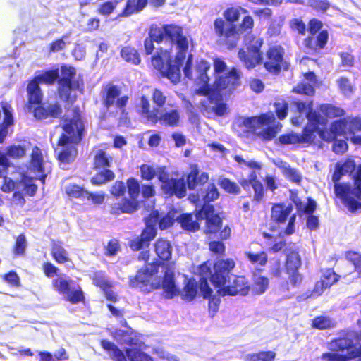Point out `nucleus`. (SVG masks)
Listing matches in <instances>:
<instances>
[{"label":"nucleus","instance_id":"obj_1","mask_svg":"<svg viewBox=\"0 0 361 361\" xmlns=\"http://www.w3.org/2000/svg\"><path fill=\"white\" fill-rule=\"evenodd\" d=\"M235 265L234 259L226 258L217 259L212 265L209 260H207L198 266L200 288L205 298L213 293L208 280L218 288L217 293L221 296H245L249 293L251 288L249 280L243 275L232 274Z\"/></svg>","mask_w":361,"mask_h":361},{"label":"nucleus","instance_id":"obj_2","mask_svg":"<svg viewBox=\"0 0 361 361\" xmlns=\"http://www.w3.org/2000/svg\"><path fill=\"white\" fill-rule=\"evenodd\" d=\"M331 180L335 198L352 213L361 209V164L352 158L336 162Z\"/></svg>","mask_w":361,"mask_h":361},{"label":"nucleus","instance_id":"obj_3","mask_svg":"<svg viewBox=\"0 0 361 361\" xmlns=\"http://www.w3.org/2000/svg\"><path fill=\"white\" fill-rule=\"evenodd\" d=\"M61 77L59 78V69H50L43 73L35 76L28 82L27 86V105L30 109L34 104H39L43 100V93L39 84L50 86L57 82V92L65 102L71 98L73 90H82L84 83L82 80H74L76 70L74 67L67 65L61 66Z\"/></svg>","mask_w":361,"mask_h":361},{"label":"nucleus","instance_id":"obj_4","mask_svg":"<svg viewBox=\"0 0 361 361\" xmlns=\"http://www.w3.org/2000/svg\"><path fill=\"white\" fill-rule=\"evenodd\" d=\"M110 195L117 200L116 202L109 204V212L113 215L123 214H133L140 206L137 198L141 192L142 197L145 199L153 197L156 195V190L153 184H142L141 186L137 178L130 177L124 183L123 180H116L109 190Z\"/></svg>","mask_w":361,"mask_h":361},{"label":"nucleus","instance_id":"obj_5","mask_svg":"<svg viewBox=\"0 0 361 361\" xmlns=\"http://www.w3.org/2000/svg\"><path fill=\"white\" fill-rule=\"evenodd\" d=\"M161 265V262L149 263L138 270L135 276L129 279V286L131 288H139L146 292L162 288L166 298H174L178 295L179 290L175 283L174 272L169 267H166L161 281L150 282L152 277L158 274Z\"/></svg>","mask_w":361,"mask_h":361},{"label":"nucleus","instance_id":"obj_6","mask_svg":"<svg viewBox=\"0 0 361 361\" xmlns=\"http://www.w3.org/2000/svg\"><path fill=\"white\" fill-rule=\"evenodd\" d=\"M275 120L274 114L269 111L245 118L242 126L245 128L247 133L267 142L274 139L283 127L280 122L275 123Z\"/></svg>","mask_w":361,"mask_h":361},{"label":"nucleus","instance_id":"obj_7","mask_svg":"<svg viewBox=\"0 0 361 361\" xmlns=\"http://www.w3.org/2000/svg\"><path fill=\"white\" fill-rule=\"evenodd\" d=\"M140 177L145 180H151L156 176L161 183V188L163 192L172 197L175 195L178 198H183L186 195V186L184 180L170 177V173L165 166L159 167L157 169L147 164H142L140 166Z\"/></svg>","mask_w":361,"mask_h":361},{"label":"nucleus","instance_id":"obj_8","mask_svg":"<svg viewBox=\"0 0 361 361\" xmlns=\"http://www.w3.org/2000/svg\"><path fill=\"white\" fill-rule=\"evenodd\" d=\"M197 219H205L204 233L209 236H218L221 240H227L231 236V228L224 226L223 218L216 213L212 204H204L200 209L195 211Z\"/></svg>","mask_w":361,"mask_h":361},{"label":"nucleus","instance_id":"obj_9","mask_svg":"<svg viewBox=\"0 0 361 361\" xmlns=\"http://www.w3.org/2000/svg\"><path fill=\"white\" fill-rule=\"evenodd\" d=\"M61 128L63 133L60 135L57 141L58 145H78L83 140L85 126L79 106L73 108L71 116H66L63 118Z\"/></svg>","mask_w":361,"mask_h":361},{"label":"nucleus","instance_id":"obj_10","mask_svg":"<svg viewBox=\"0 0 361 361\" xmlns=\"http://www.w3.org/2000/svg\"><path fill=\"white\" fill-rule=\"evenodd\" d=\"M323 23L318 18H311L307 23L309 35L303 39L302 44L307 53L319 54L324 49L329 39L326 29H322Z\"/></svg>","mask_w":361,"mask_h":361},{"label":"nucleus","instance_id":"obj_11","mask_svg":"<svg viewBox=\"0 0 361 361\" xmlns=\"http://www.w3.org/2000/svg\"><path fill=\"white\" fill-rule=\"evenodd\" d=\"M284 271L288 274V279L280 284L279 289L282 293L290 291L298 287L302 281V275L299 272L302 266V259L298 248L286 250Z\"/></svg>","mask_w":361,"mask_h":361},{"label":"nucleus","instance_id":"obj_12","mask_svg":"<svg viewBox=\"0 0 361 361\" xmlns=\"http://www.w3.org/2000/svg\"><path fill=\"white\" fill-rule=\"evenodd\" d=\"M306 117L307 123L303 128L301 134L290 131L281 135L278 142L281 145H296V144H315L316 126L319 122V117L315 113L307 112Z\"/></svg>","mask_w":361,"mask_h":361},{"label":"nucleus","instance_id":"obj_13","mask_svg":"<svg viewBox=\"0 0 361 361\" xmlns=\"http://www.w3.org/2000/svg\"><path fill=\"white\" fill-rule=\"evenodd\" d=\"M152 25L158 34L157 39H161V42L165 40L171 44H176L178 54L182 57L185 56L189 44L182 26L174 23L164 24L161 26L157 24Z\"/></svg>","mask_w":361,"mask_h":361},{"label":"nucleus","instance_id":"obj_14","mask_svg":"<svg viewBox=\"0 0 361 361\" xmlns=\"http://www.w3.org/2000/svg\"><path fill=\"white\" fill-rule=\"evenodd\" d=\"M113 157L104 149H99L93 153L92 168L98 171L91 178L93 185L99 186L115 179L114 172L110 169Z\"/></svg>","mask_w":361,"mask_h":361},{"label":"nucleus","instance_id":"obj_15","mask_svg":"<svg viewBox=\"0 0 361 361\" xmlns=\"http://www.w3.org/2000/svg\"><path fill=\"white\" fill-rule=\"evenodd\" d=\"M99 344L112 361H154L147 353L137 348H128L123 351L114 343L102 339Z\"/></svg>","mask_w":361,"mask_h":361},{"label":"nucleus","instance_id":"obj_16","mask_svg":"<svg viewBox=\"0 0 361 361\" xmlns=\"http://www.w3.org/2000/svg\"><path fill=\"white\" fill-rule=\"evenodd\" d=\"M263 44L262 37L250 35L245 43V48H240L238 50V58L247 69H252L262 63V48Z\"/></svg>","mask_w":361,"mask_h":361},{"label":"nucleus","instance_id":"obj_17","mask_svg":"<svg viewBox=\"0 0 361 361\" xmlns=\"http://www.w3.org/2000/svg\"><path fill=\"white\" fill-rule=\"evenodd\" d=\"M248 11L240 6L227 7L223 12V18L219 17L214 20V32L219 44L229 33L231 25H235L242 14L247 13Z\"/></svg>","mask_w":361,"mask_h":361},{"label":"nucleus","instance_id":"obj_18","mask_svg":"<svg viewBox=\"0 0 361 361\" xmlns=\"http://www.w3.org/2000/svg\"><path fill=\"white\" fill-rule=\"evenodd\" d=\"M309 113H315L319 117V122L315 130V137L319 135L320 139L324 142H332L338 136L343 135L348 130V117L334 120L330 124L329 128L326 127L327 121L323 118L321 114L317 111H310Z\"/></svg>","mask_w":361,"mask_h":361},{"label":"nucleus","instance_id":"obj_19","mask_svg":"<svg viewBox=\"0 0 361 361\" xmlns=\"http://www.w3.org/2000/svg\"><path fill=\"white\" fill-rule=\"evenodd\" d=\"M255 27L254 18L249 13H245L239 25H231L228 29L229 33L223 40L220 45L224 47L228 50H233L236 48L239 44L242 34L250 35L252 32Z\"/></svg>","mask_w":361,"mask_h":361},{"label":"nucleus","instance_id":"obj_20","mask_svg":"<svg viewBox=\"0 0 361 361\" xmlns=\"http://www.w3.org/2000/svg\"><path fill=\"white\" fill-rule=\"evenodd\" d=\"M156 235L157 230L154 226L147 223L141 233L128 241V247L132 251L137 252L146 249L138 254L137 259L139 261L148 262L150 257V252L147 248Z\"/></svg>","mask_w":361,"mask_h":361},{"label":"nucleus","instance_id":"obj_21","mask_svg":"<svg viewBox=\"0 0 361 361\" xmlns=\"http://www.w3.org/2000/svg\"><path fill=\"white\" fill-rule=\"evenodd\" d=\"M285 49L281 44L269 46L265 52V60L262 62L265 70L274 75H279L282 70L288 68L285 60Z\"/></svg>","mask_w":361,"mask_h":361},{"label":"nucleus","instance_id":"obj_22","mask_svg":"<svg viewBox=\"0 0 361 361\" xmlns=\"http://www.w3.org/2000/svg\"><path fill=\"white\" fill-rule=\"evenodd\" d=\"M167 54L166 50L159 49L157 53L151 57V61L161 77L168 78L173 84H177L180 80V68L170 59L165 63L162 55Z\"/></svg>","mask_w":361,"mask_h":361},{"label":"nucleus","instance_id":"obj_23","mask_svg":"<svg viewBox=\"0 0 361 361\" xmlns=\"http://www.w3.org/2000/svg\"><path fill=\"white\" fill-rule=\"evenodd\" d=\"M293 209L291 204L286 205L283 202L274 204L271 209V219L274 223L279 226L288 221V224L283 231L286 235H290L295 232L296 214H291Z\"/></svg>","mask_w":361,"mask_h":361},{"label":"nucleus","instance_id":"obj_24","mask_svg":"<svg viewBox=\"0 0 361 361\" xmlns=\"http://www.w3.org/2000/svg\"><path fill=\"white\" fill-rule=\"evenodd\" d=\"M241 76L240 71L232 67L227 73L216 77L214 87L217 91L231 94L240 85Z\"/></svg>","mask_w":361,"mask_h":361},{"label":"nucleus","instance_id":"obj_25","mask_svg":"<svg viewBox=\"0 0 361 361\" xmlns=\"http://www.w3.org/2000/svg\"><path fill=\"white\" fill-rule=\"evenodd\" d=\"M210 68L209 63L205 60H200L195 64V83L199 86V88L195 90V93L199 95L207 96L212 92V88L209 84L210 78L207 74Z\"/></svg>","mask_w":361,"mask_h":361},{"label":"nucleus","instance_id":"obj_26","mask_svg":"<svg viewBox=\"0 0 361 361\" xmlns=\"http://www.w3.org/2000/svg\"><path fill=\"white\" fill-rule=\"evenodd\" d=\"M121 93V89L117 85L112 84L106 85L102 95V103L104 107L109 109L115 104L118 109L124 111L129 97L127 95L118 97Z\"/></svg>","mask_w":361,"mask_h":361},{"label":"nucleus","instance_id":"obj_27","mask_svg":"<svg viewBox=\"0 0 361 361\" xmlns=\"http://www.w3.org/2000/svg\"><path fill=\"white\" fill-rule=\"evenodd\" d=\"M29 111H32L34 117L37 120H45L49 118H56L61 116L62 109L58 102L50 104L47 106L42 105V102L39 104H34L31 109L26 104Z\"/></svg>","mask_w":361,"mask_h":361},{"label":"nucleus","instance_id":"obj_28","mask_svg":"<svg viewBox=\"0 0 361 361\" xmlns=\"http://www.w3.org/2000/svg\"><path fill=\"white\" fill-rule=\"evenodd\" d=\"M340 275L337 274L333 269H326L322 274L320 280L317 281L311 292V295L314 297L320 296L327 289L336 284Z\"/></svg>","mask_w":361,"mask_h":361},{"label":"nucleus","instance_id":"obj_29","mask_svg":"<svg viewBox=\"0 0 361 361\" xmlns=\"http://www.w3.org/2000/svg\"><path fill=\"white\" fill-rule=\"evenodd\" d=\"M209 180V174L207 172L200 173L199 167L197 164L190 166V172L186 176L185 185L190 190H194L198 186H202Z\"/></svg>","mask_w":361,"mask_h":361},{"label":"nucleus","instance_id":"obj_30","mask_svg":"<svg viewBox=\"0 0 361 361\" xmlns=\"http://www.w3.org/2000/svg\"><path fill=\"white\" fill-rule=\"evenodd\" d=\"M149 3V0H126V5L115 18L116 20L128 18L133 14L142 12Z\"/></svg>","mask_w":361,"mask_h":361},{"label":"nucleus","instance_id":"obj_31","mask_svg":"<svg viewBox=\"0 0 361 361\" xmlns=\"http://www.w3.org/2000/svg\"><path fill=\"white\" fill-rule=\"evenodd\" d=\"M154 250L157 257L158 262L162 264L161 266L169 267L164 264V262H167L171 259L172 255V246L170 242L163 238H158L153 245Z\"/></svg>","mask_w":361,"mask_h":361},{"label":"nucleus","instance_id":"obj_32","mask_svg":"<svg viewBox=\"0 0 361 361\" xmlns=\"http://www.w3.org/2000/svg\"><path fill=\"white\" fill-rule=\"evenodd\" d=\"M150 107L149 99L145 95L141 96L140 102L136 106L137 113L148 122L156 124L157 123V111L159 109L154 108L152 110H150Z\"/></svg>","mask_w":361,"mask_h":361},{"label":"nucleus","instance_id":"obj_33","mask_svg":"<svg viewBox=\"0 0 361 361\" xmlns=\"http://www.w3.org/2000/svg\"><path fill=\"white\" fill-rule=\"evenodd\" d=\"M50 254L57 264H65L71 261L67 250L60 240H51Z\"/></svg>","mask_w":361,"mask_h":361},{"label":"nucleus","instance_id":"obj_34","mask_svg":"<svg viewBox=\"0 0 361 361\" xmlns=\"http://www.w3.org/2000/svg\"><path fill=\"white\" fill-rule=\"evenodd\" d=\"M348 133L351 142L361 145V116H348Z\"/></svg>","mask_w":361,"mask_h":361},{"label":"nucleus","instance_id":"obj_35","mask_svg":"<svg viewBox=\"0 0 361 361\" xmlns=\"http://www.w3.org/2000/svg\"><path fill=\"white\" fill-rule=\"evenodd\" d=\"M78 145L67 144L65 145H60L61 150L57 155L58 160L63 164H70L73 162L78 154Z\"/></svg>","mask_w":361,"mask_h":361},{"label":"nucleus","instance_id":"obj_36","mask_svg":"<svg viewBox=\"0 0 361 361\" xmlns=\"http://www.w3.org/2000/svg\"><path fill=\"white\" fill-rule=\"evenodd\" d=\"M132 331L116 329L112 332L111 336L114 340L121 344H126L130 347L137 346L138 345V340L132 336Z\"/></svg>","mask_w":361,"mask_h":361},{"label":"nucleus","instance_id":"obj_37","mask_svg":"<svg viewBox=\"0 0 361 361\" xmlns=\"http://www.w3.org/2000/svg\"><path fill=\"white\" fill-rule=\"evenodd\" d=\"M198 220L197 218L194 220L191 213L182 214L176 219L182 228L190 232H195L200 229V225Z\"/></svg>","mask_w":361,"mask_h":361},{"label":"nucleus","instance_id":"obj_38","mask_svg":"<svg viewBox=\"0 0 361 361\" xmlns=\"http://www.w3.org/2000/svg\"><path fill=\"white\" fill-rule=\"evenodd\" d=\"M275 165L281 170L283 174L290 181L295 183L301 182V176L295 169L292 168L288 163L283 160H279L275 163Z\"/></svg>","mask_w":361,"mask_h":361},{"label":"nucleus","instance_id":"obj_39","mask_svg":"<svg viewBox=\"0 0 361 361\" xmlns=\"http://www.w3.org/2000/svg\"><path fill=\"white\" fill-rule=\"evenodd\" d=\"M179 121L180 115L176 109H172L161 114L159 109L157 111V123L160 121L166 126L175 127L178 125Z\"/></svg>","mask_w":361,"mask_h":361},{"label":"nucleus","instance_id":"obj_40","mask_svg":"<svg viewBox=\"0 0 361 361\" xmlns=\"http://www.w3.org/2000/svg\"><path fill=\"white\" fill-rule=\"evenodd\" d=\"M336 322L329 316L319 315L311 320V326L319 330H326L334 328Z\"/></svg>","mask_w":361,"mask_h":361},{"label":"nucleus","instance_id":"obj_41","mask_svg":"<svg viewBox=\"0 0 361 361\" xmlns=\"http://www.w3.org/2000/svg\"><path fill=\"white\" fill-rule=\"evenodd\" d=\"M30 164L31 170L35 172H42L44 171V159L41 149L35 146L30 154Z\"/></svg>","mask_w":361,"mask_h":361},{"label":"nucleus","instance_id":"obj_42","mask_svg":"<svg viewBox=\"0 0 361 361\" xmlns=\"http://www.w3.org/2000/svg\"><path fill=\"white\" fill-rule=\"evenodd\" d=\"M319 110L324 116V118L333 119L338 117L343 116L345 111L343 109L333 105L331 104H322L319 106Z\"/></svg>","mask_w":361,"mask_h":361},{"label":"nucleus","instance_id":"obj_43","mask_svg":"<svg viewBox=\"0 0 361 361\" xmlns=\"http://www.w3.org/2000/svg\"><path fill=\"white\" fill-rule=\"evenodd\" d=\"M197 289L196 281L192 278L188 279L183 288L181 298L185 301H192L197 296Z\"/></svg>","mask_w":361,"mask_h":361},{"label":"nucleus","instance_id":"obj_44","mask_svg":"<svg viewBox=\"0 0 361 361\" xmlns=\"http://www.w3.org/2000/svg\"><path fill=\"white\" fill-rule=\"evenodd\" d=\"M121 56L127 63L139 65L141 62L140 56L137 50L132 46H125L120 51Z\"/></svg>","mask_w":361,"mask_h":361},{"label":"nucleus","instance_id":"obj_45","mask_svg":"<svg viewBox=\"0 0 361 361\" xmlns=\"http://www.w3.org/2000/svg\"><path fill=\"white\" fill-rule=\"evenodd\" d=\"M217 183L228 194L237 195L241 192L240 188L237 183L228 178L220 176L218 178Z\"/></svg>","mask_w":361,"mask_h":361},{"label":"nucleus","instance_id":"obj_46","mask_svg":"<svg viewBox=\"0 0 361 361\" xmlns=\"http://www.w3.org/2000/svg\"><path fill=\"white\" fill-rule=\"evenodd\" d=\"M157 35L158 34L156 32V30L154 27L153 25H151L149 28L148 37H146L144 40V49L146 55L152 54L155 48L154 42H156L157 44H160L162 42L161 39H157Z\"/></svg>","mask_w":361,"mask_h":361},{"label":"nucleus","instance_id":"obj_47","mask_svg":"<svg viewBox=\"0 0 361 361\" xmlns=\"http://www.w3.org/2000/svg\"><path fill=\"white\" fill-rule=\"evenodd\" d=\"M119 2V0H106L102 1L97 6L96 12L101 16L108 17L114 13Z\"/></svg>","mask_w":361,"mask_h":361},{"label":"nucleus","instance_id":"obj_48","mask_svg":"<svg viewBox=\"0 0 361 361\" xmlns=\"http://www.w3.org/2000/svg\"><path fill=\"white\" fill-rule=\"evenodd\" d=\"M276 353L272 350L259 351L247 354L245 357L246 361H274Z\"/></svg>","mask_w":361,"mask_h":361},{"label":"nucleus","instance_id":"obj_49","mask_svg":"<svg viewBox=\"0 0 361 361\" xmlns=\"http://www.w3.org/2000/svg\"><path fill=\"white\" fill-rule=\"evenodd\" d=\"M245 257L251 264H258L261 267L265 266L268 262V255L264 251L258 253L247 251L245 252Z\"/></svg>","mask_w":361,"mask_h":361},{"label":"nucleus","instance_id":"obj_50","mask_svg":"<svg viewBox=\"0 0 361 361\" xmlns=\"http://www.w3.org/2000/svg\"><path fill=\"white\" fill-rule=\"evenodd\" d=\"M66 194L71 198L85 199L87 190L76 183H69L65 188Z\"/></svg>","mask_w":361,"mask_h":361},{"label":"nucleus","instance_id":"obj_51","mask_svg":"<svg viewBox=\"0 0 361 361\" xmlns=\"http://www.w3.org/2000/svg\"><path fill=\"white\" fill-rule=\"evenodd\" d=\"M27 247L26 237L24 233L19 234L15 240V243L12 247V252L14 256L21 257L25 253Z\"/></svg>","mask_w":361,"mask_h":361},{"label":"nucleus","instance_id":"obj_52","mask_svg":"<svg viewBox=\"0 0 361 361\" xmlns=\"http://www.w3.org/2000/svg\"><path fill=\"white\" fill-rule=\"evenodd\" d=\"M345 259L353 266L354 271L361 277V253L349 250L345 252Z\"/></svg>","mask_w":361,"mask_h":361},{"label":"nucleus","instance_id":"obj_53","mask_svg":"<svg viewBox=\"0 0 361 361\" xmlns=\"http://www.w3.org/2000/svg\"><path fill=\"white\" fill-rule=\"evenodd\" d=\"M224 240H211L208 243L209 250L219 258L224 257L226 254V246Z\"/></svg>","mask_w":361,"mask_h":361},{"label":"nucleus","instance_id":"obj_54","mask_svg":"<svg viewBox=\"0 0 361 361\" xmlns=\"http://www.w3.org/2000/svg\"><path fill=\"white\" fill-rule=\"evenodd\" d=\"M25 195L33 197L37 191V185L33 183V178L23 175L21 178Z\"/></svg>","mask_w":361,"mask_h":361},{"label":"nucleus","instance_id":"obj_55","mask_svg":"<svg viewBox=\"0 0 361 361\" xmlns=\"http://www.w3.org/2000/svg\"><path fill=\"white\" fill-rule=\"evenodd\" d=\"M71 281L63 278H57L52 281V286L59 293L68 294L71 290Z\"/></svg>","mask_w":361,"mask_h":361},{"label":"nucleus","instance_id":"obj_56","mask_svg":"<svg viewBox=\"0 0 361 361\" xmlns=\"http://www.w3.org/2000/svg\"><path fill=\"white\" fill-rule=\"evenodd\" d=\"M293 92L298 94L307 96H314L315 94V88L314 85L304 82H299L293 89Z\"/></svg>","mask_w":361,"mask_h":361},{"label":"nucleus","instance_id":"obj_57","mask_svg":"<svg viewBox=\"0 0 361 361\" xmlns=\"http://www.w3.org/2000/svg\"><path fill=\"white\" fill-rule=\"evenodd\" d=\"M202 296L204 299L209 300V312L212 317H214V315L216 314V312L219 310V305L221 302V300L219 297L216 295H213L212 293L210 294V295L207 298H205L203 294V291L200 288Z\"/></svg>","mask_w":361,"mask_h":361},{"label":"nucleus","instance_id":"obj_58","mask_svg":"<svg viewBox=\"0 0 361 361\" xmlns=\"http://www.w3.org/2000/svg\"><path fill=\"white\" fill-rule=\"evenodd\" d=\"M269 280L267 276H259L253 283L254 291L256 294H263L268 288Z\"/></svg>","mask_w":361,"mask_h":361},{"label":"nucleus","instance_id":"obj_59","mask_svg":"<svg viewBox=\"0 0 361 361\" xmlns=\"http://www.w3.org/2000/svg\"><path fill=\"white\" fill-rule=\"evenodd\" d=\"M6 154L13 159H20L25 156V147L20 145H11L7 148Z\"/></svg>","mask_w":361,"mask_h":361},{"label":"nucleus","instance_id":"obj_60","mask_svg":"<svg viewBox=\"0 0 361 361\" xmlns=\"http://www.w3.org/2000/svg\"><path fill=\"white\" fill-rule=\"evenodd\" d=\"M219 197V192L214 183H209L203 197L204 204L214 202Z\"/></svg>","mask_w":361,"mask_h":361},{"label":"nucleus","instance_id":"obj_61","mask_svg":"<svg viewBox=\"0 0 361 361\" xmlns=\"http://www.w3.org/2000/svg\"><path fill=\"white\" fill-rule=\"evenodd\" d=\"M66 295V300L71 304L84 302L85 299L84 293L80 287H78L77 289H75L71 292L69 291Z\"/></svg>","mask_w":361,"mask_h":361},{"label":"nucleus","instance_id":"obj_62","mask_svg":"<svg viewBox=\"0 0 361 361\" xmlns=\"http://www.w3.org/2000/svg\"><path fill=\"white\" fill-rule=\"evenodd\" d=\"M4 282L13 287L20 286V279L16 271L11 270L2 276Z\"/></svg>","mask_w":361,"mask_h":361},{"label":"nucleus","instance_id":"obj_63","mask_svg":"<svg viewBox=\"0 0 361 361\" xmlns=\"http://www.w3.org/2000/svg\"><path fill=\"white\" fill-rule=\"evenodd\" d=\"M290 28L297 32L300 35H305L307 27L305 23L300 18H293L289 21Z\"/></svg>","mask_w":361,"mask_h":361},{"label":"nucleus","instance_id":"obj_64","mask_svg":"<svg viewBox=\"0 0 361 361\" xmlns=\"http://www.w3.org/2000/svg\"><path fill=\"white\" fill-rule=\"evenodd\" d=\"M274 106L277 118L280 120L285 119L288 115V104L285 101H282L275 102Z\"/></svg>","mask_w":361,"mask_h":361}]
</instances>
